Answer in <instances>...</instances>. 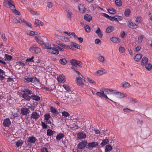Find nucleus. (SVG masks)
I'll list each match as a JSON object with an SVG mask.
<instances>
[{
	"instance_id": "f257e3e1",
	"label": "nucleus",
	"mask_w": 152,
	"mask_h": 152,
	"mask_svg": "<svg viewBox=\"0 0 152 152\" xmlns=\"http://www.w3.org/2000/svg\"><path fill=\"white\" fill-rule=\"evenodd\" d=\"M4 5L6 7L10 8L12 10L13 12L15 14L18 15H20V12L15 9H14L15 8V6L12 4V1L11 0H10L8 1H4Z\"/></svg>"
},
{
	"instance_id": "f03ea898",
	"label": "nucleus",
	"mask_w": 152,
	"mask_h": 152,
	"mask_svg": "<svg viewBox=\"0 0 152 152\" xmlns=\"http://www.w3.org/2000/svg\"><path fill=\"white\" fill-rule=\"evenodd\" d=\"M29 50L32 53L37 54L41 52V49L35 45H33L31 46Z\"/></svg>"
},
{
	"instance_id": "7ed1b4c3",
	"label": "nucleus",
	"mask_w": 152,
	"mask_h": 152,
	"mask_svg": "<svg viewBox=\"0 0 152 152\" xmlns=\"http://www.w3.org/2000/svg\"><path fill=\"white\" fill-rule=\"evenodd\" d=\"M76 78L77 83V85L83 86H84V82L85 81V78L82 75Z\"/></svg>"
},
{
	"instance_id": "20e7f679",
	"label": "nucleus",
	"mask_w": 152,
	"mask_h": 152,
	"mask_svg": "<svg viewBox=\"0 0 152 152\" xmlns=\"http://www.w3.org/2000/svg\"><path fill=\"white\" fill-rule=\"evenodd\" d=\"M70 62L72 65L74 66H78L80 67H82V63L79 61H77L75 59H72L71 60Z\"/></svg>"
},
{
	"instance_id": "39448f33",
	"label": "nucleus",
	"mask_w": 152,
	"mask_h": 152,
	"mask_svg": "<svg viewBox=\"0 0 152 152\" xmlns=\"http://www.w3.org/2000/svg\"><path fill=\"white\" fill-rule=\"evenodd\" d=\"M39 112H40L39 111L38 112H33L31 115V118L35 120L38 119L39 118L40 115Z\"/></svg>"
},
{
	"instance_id": "423d86ee",
	"label": "nucleus",
	"mask_w": 152,
	"mask_h": 152,
	"mask_svg": "<svg viewBox=\"0 0 152 152\" xmlns=\"http://www.w3.org/2000/svg\"><path fill=\"white\" fill-rule=\"evenodd\" d=\"M96 94L102 98L104 97L107 99H109L110 100V99H109L108 97L106 95L104 94V92L103 90L102 89V91L100 92H98L96 93Z\"/></svg>"
},
{
	"instance_id": "0eeeda50",
	"label": "nucleus",
	"mask_w": 152,
	"mask_h": 152,
	"mask_svg": "<svg viewBox=\"0 0 152 152\" xmlns=\"http://www.w3.org/2000/svg\"><path fill=\"white\" fill-rule=\"evenodd\" d=\"M106 71L103 68H101L95 72V74L97 75L100 76L105 74Z\"/></svg>"
},
{
	"instance_id": "6e6552de",
	"label": "nucleus",
	"mask_w": 152,
	"mask_h": 152,
	"mask_svg": "<svg viewBox=\"0 0 152 152\" xmlns=\"http://www.w3.org/2000/svg\"><path fill=\"white\" fill-rule=\"evenodd\" d=\"M40 45H41L42 47L44 49H48L49 50L51 48L50 44L49 43L46 42L43 43L42 42V43L40 44Z\"/></svg>"
},
{
	"instance_id": "1a4fd4ad",
	"label": "nucleus",
	"mask_w": 152,
	"mask_h": 152,
	"mask_svg": "<svg viewBox=\"0 0 152 152\" xmlns=\"http://www.w3.org/2000/svg\"><path fill=\"white\" fill-rule=\"evenodd\" d=\"M57 79L58 81L61 83H63L66 81L65 77L63 75H59L58 76Z\"/></svg>"
},
{
	"instance_id": "9d476101",
	"label": "nucleus",
	"mask_w": 152,
	"mask_h": 152,
	"mask_svg": "<svg viewBox=\"0 0 152 152\" xmlns=\"http://www.w3.org/2000/svg\"><path fill=\"white\" fill-rule=\"evenodd\" d=\"M117 95V97L120 99L125 97L127 96V95L126 93L121 92H118Z\"/></svg>"
},
{
	"instance_id": "9b49d317",
	"label": "nucleus",
	"mask_w": 152,
	"mask_h": 152,
	"mask_svg": "<svg viewBox=\"0 0 152 152\" xmlns=\"http://www.w3.org/2000/svg\"><path fill=\"white\" fill-rule=\"evenodd\" d=\"M49 52L51 53L58 54L59 53L56 47L55 48L51 47L49 50Z\"/></svg>"
},
{
	"instance_id": "f8f14e48",
	"label": "nucleus",
	"mask_w": 152,
	"mask_h": 152,
	"mask_svg": "<svg viewBox=\"0 0 152 152\" xmlns=\"http://www.w3.org/2000/svg\"><path fill=\"white\" fill-rule=\"evenodd\" d=\"M87 143L86 142L83 141L80 142L77 145V148L78 149H81L86 146Z\"/></svg>"
},
{
	"instance_id": "ddd939ff",
	"label": "nucleus",
	"mask_w": 152,
	"mask_h": 152,
	"mask_svg": "<svg viewBox=\"0 0 152 152\" xmlns=\"http://www.w3.org/2000/svg\"><path fill=\"white\" fill-rule=\"evenodd\" d=\"M11 124V121L9 118H7L4 119L3 124L5 127H9Z\"/></svg>"
},
{
	"instance_id": "4468645a",
	"label": "nucleus",
	"mask_w": 152,
	"mask_h": 152,
	"mask_svg": "<svg viewBox=\"0 0 152 152\" xmlns=\"http://www.w3.org/2000/svg\"><path fill=\"white\" fill-rule=\"evenodd\" d=\"M21 111L22 114L24 115L28 114L30 112L29 109L27 108H22L21 110Z\"/></svg>"
},
{
	"instance_id": "2eb2a0df",
	"label": "nucleus",
	"mask_w": 152,
	"mask_h": 152,
	"mask_svg": "<svg viewBox=\"0 0 152 152\" xmlns=\"http://www.w3.org/2000/svg\"><path fill=\"white\" fill-rule=\"evenodd\" d=\"M121 84L122 87L125 88H128L131 86L129 83L126 81L122 82Z\"/></svg>"
},
{
	"instance_id": "dca6fc26",
	"label": "nucleus",
	"mask_w": 152,
	"mask_h": 152,
	"mask_svg": "<svg viewBox=\"0 0 152 152\" xmlns=\"http://www.w3.org/2000/svg\"><path fill=\"white\" fill-rule=\"evenodd\" d=\"M128 26L129 27L133 29H136L138 27V25L137 24L130 22L128 23Z\"/></svg>"
},
{
	"instance_id": "f3484780",
	"label": "nucleus",
	"mask_w": 152,
	"mask_h": 152,
	"mask_svg": "<svg viewBox=\"0 0 152 152\" xmlns=\"http://www.w3.org/2000/svg\"><path fill=\"white\" fill-rule=\"evenodd\" d=\"M86 134L83 132H79L77 134V137L78 139H84L86 138Z\"/></svg>"
},
{
	"instance_id": "a211bd4d",
	"label": "nucleus",
	"mask_w": 152,
	"mask_h": 152,
	"mask_svg": "<svg viewBox=\"0 0 152 152\" xmlns=\"http://www.w3.org/2000/svg\"><path fill=\"white\" fill-rule=\"evenodd\" d=\"M148 59L146 57H143L142 59V61L141 62V65L142 66H145V65L147 64L148 62Z\"/></svg>"
},
{
	"instance_id": "6ab92c4d",
	"label": "nucleus",
	"mask_w": 152,
	"mask_h": 152,
	"mask_svg": "<svg viewBox=\"0 0 152 152\" xmlns=\"http://www.w3.org/2000/svg\"><path fill=\"white\" fill-rule=\"evenodd\" d=\"M56 42L57 45H60V46L63 48H64L66 49H67L68 48V46L64 44L59 40L57 41Z\"/></svg>"
},
{
	"instance_id": "aec40b11",
	"label": "nucleus",
	"mask_w": 152,
	"mask_h": 152,
	"mask_svg": "<svg viewBox=\"0 0 152 152\" xmlns=\"http://www.w3.org/2000/svg\"><path fill=\"white\" fill-rule=\"evenodd\" d=\"M78 7L80 12L82 13L84 12L86 10V8L83 5L79 4L78 6Z\"/></svg>"
},
{
	"instance_id": "412c9836",
	"label": "nucleus",
	"mask_w": 152,
	"mask_h": 152,
	"mask_svg": "<svg viewBox=\"0 0 152 152\" xmlns=\"http://www.w3.org/2000/svg\"><path fill=\"white\" fill-rule=\"evenodd\" d=\"M36 139L34 137H29L28 139L27 142L31 143H34L36 141Z\"/></svg>"
},
{
	"instance_id": "4be33fe9",
	"label": "nucleus",
	"mask_w": 152,
	"mask_h": 152,
	"mask_svg": "<svg viewBox=\"0 0 152 152\" xmlns=\"http://www.w3.org/2000/svg\"><path fill=\"white\" fill-rule=\"evenodd\" d=\"M34 25L35 26H40L43 25V23L38 19H36L35 20Z\"/></svg>"
},
{
	"instance_id": "5701e85b",
	"label": "nucleus",
	"mask_w": 152,
	"mask_h": 152,
	"mask_svg": "<svg viewBox=\"0 0 152 152\" xmlns=\"http://www.w3.org/2000/svg\"><path fill=\"white\" fill-rule=\"evenodd\" d=\"M98 145V143L97 142H94L91 143H89L88 144V146L90 148H94Z\"/></svg>"
},
{
	"instance_id": "b1692460",
	"label": "nucleus",
	"mask_w": 152,
	"mask_h": 152,
	"mask_svg": "<svg viewBox=\"0 0 152 152\" xmlns=\"http://www.w3.org/2000/svg\"><path fill=\"white\" fill-rule=\"evenodd\" d=\"M71 44L75 48L80 50H81L82 49V47L81 45L77 44L75 42H72L71 43Z\"/></svg>"
},
{
	"instance_id": "393cba45",
	"label": "nucleus",
	"mask_w": 152,
	"mask_h": 152,
	"mask_svg": "<svg viewBox=\"0 0 152 152\" xmlns=\"http://www.w3.org/2000/svg\"><path fill=\"white\" fill-rule=\"evenodd\" d=\"M96 33L99 38H101L102 37L103 34L101 32L100 29L98 27L97 30L96 31Z\"/></svg>"
},
{
	"instance_id": "a878e982",
	"label": "nucleus",
	"mask_w": 152,
	"mask_h": 152,
	"mask_svg": "<svg viewBox=\"0 0 152 152\" xmlns=\"http://www.w3.org/2000/svg\"><path fill=\"white\" fill-rule=\"evenodd\" d=\"M27 9L28 11L32 14L35 15H39V12H36L30 8L28 7Z\"/></svg>"
},
{
	"instance_id": "bb28decb",
	"label": "nucleus",
	"mask_w": 152,
	"mask_h": 152,
	"mask_svg": "<svg viewBox=\"0 0 152 152\" xmlns=\"http://www.w3.org/2000/svg\"><path fill=\"white\" fill-rule=\"evenodd\" d=\"M84 19L86 20L89 22L92 20V18L91 16L88 15L86 14L84 16Z\"/></svg>"
},
{
	"instance_id": "cd10ccee",
	"label": "nucleus",
	"mask_w": 152,
	"mask_h": 152,
	"mask_svg": "<svg viewBox=\"0 0 152 152\" xmlns=\"http://www.w3.org/2000/svg\"><path fill=\"white\" fill-rule=\"evenodd\" d=\"M108 12L111 14H115L116 13V10L113 8H110L107 9Z\"/></svg>"
},
{
	"instance_id": "c85d7f7f",
	"label": "nucleus",
	"mask_w": 152,
	"mask_h": 152,
	"mask_svg": "<svg viewBox=\"0 0 152 152\" xmlns=\"http://www.w3.org/2000/svg\"><path fill=\"white\" fill-rule=\"evenodd\" d=\"M142 55L141 54H139L136 55L135 56L134 59L135 61H138L141 58Z\"/></svg>"
},
{
	"instance_id": "c756f323",
	"label": "nucleus",
	"mask_w": 152,
	"mask_h": 152,
	"mask_svg": "<svg viewBox=\"0 0 152 152\" xmlns=\"http://www.w3.org/2000/svg\"><path fill=\"white\" fill-rule=\"evenodd\" d=\"M22 96L24 99L28 100H29L31 98V96H28V95L26 93L23 94Z\"/></svg>"
},
{
	"instance_id": "7c9ffc66",
	"label": "nucleus",
	"mask_w": 152,
	"mask_h": 152,
	"mask_svg": "<svg viewBox=\"0 0 152 152\" xmlns=\"http://www.w3.org/2000/svg\"><path fill=\"white\" fill-rule=\"evenodd\" d=\"M113 20L118 22L121 21L123 20V18L121 16L116 15L114 16Z\"/></svg>"
},
{
	"instance_id": "2f4dec72",
	"label": "nucleus",
	"mask_w": 152,
	"mask_h": 152,
	"mask_svg": "<svg viewBox=\"0 0 152 152\" xmlns=\"http://www.w3.org/2000/svg\"><path fill=\"white\" fill-rule=\"evenodd\" d=\"M64 137V135L62 133H60L58 134L56 137V140L57 141L59 140L60 139Z\"/></svg>"
},
{
	"instance_id": "473e14b6",
	"label": "nucleus",
	"mask_w": 152,
	"mask_h": 152,
	"mask_svg": "<svg viewBox=\"0 0 152 152\" xmlns=\"http://www.w3.org/2000/svg\"><path fill=\"white\" fill-rule=\"evenodd\" d=\"M112 150V147L111 146L109 145H107L105 147V152H109Z\"/></svg>"
},
{
	"instance_id": "72a5a7b5",
	"label": "nucleus",
	"mask_w": 152,
	"mask_h": 152,
	"mask_svg": "<svg viewBox=\"0 0 152 152\" xmlns=\"http://www.w3.org/2000/svg\"><path fill=\"white\" fill-rule=\"evenodd\" d=\"M114 30V27L113 26H110L107 27L106 29V31L107 33L111 32Z\"/></svg>"
},
{
	"instance_id": "f704fd0d",
	"label": "nucleus",
	"mask_w": 152,
	"mask_h": 152,
	"mask_svg": "<svg viewBox=\"0 0 152 152\" xmlns=\"http://www.w3.org/2000/svg\"><path fill=\"white\" fill-rule=\"evenodd\" d=\"M110 40L114 43H118L119 42V39L116 37H113L110 38Z\"/></svg>"
},
{
	"instance_id": "c9c22d12",
	"label": "nucleus",
	"mask_w": 152,
	"mask_h": 152,
	"mask_svg": "<svg viewBox=\"0 0 152 152\" xmlns=\"http://www.w3.org/2000/svg\"><path fill=\"white\" fill-rule=\"evenodd\" d=\"M145 68L149 71L151 70L152 69V65L150 63H148L145 66Z\"/></svg>"
},
{
	"instance_id": "e433bc0d",
	"label": "nucleus",
	"mask_w": 152,
	"mask_h": 152,
	"mask_svg": "<svg viewBox=\"0 0 152 152\" xmlns=\"http://www.w3.org/2000/svg\"><path fill=\"white\" fill-rule=\"evenodd\" d=\"M54 131L50 129H48L47 130V134L48 136H51L53 135Z\"/></svg>"
},
{
	"instance_id": "4c0bfd02",
	"label": "nucleus",
	"mask_w": 152,
	"mask_h": 152,
	"mask_svg": "<svg viewBox=\"0 0 152 152\" xmlns=\"http://www.w3.org/2000/svg\"><path fill=\"white\" fill-rule=\"evenodd\" d=\"M115 3V4L118 7L121 6L122 4V2L121 0H116Z\"/></svg>"
},
{
	"instance_id": "58836bf2",
	"label": "nucleus",
	"mask_w": 152,
	"mask_h": 152,
	"mask_svg": "<svg viewBox=\"0 0 152 152\" xmlns=\"http://www.w3.org/2000/svg\"><path fill=\"white\" fill-rule=\"evenodd\" d=\"M59 62L61 64L65 65L67 63V61L65 58H61L60 59Z\"/></svg>"
},
{
	"instance_id": "ea45409f",
	"label": "nucleus",
	"mask_w": 152,
	"mask_h": 152,
	"mask_svg": "<svg viewBox=\"0 0 152 152\" xmlns=\"http://www.w3.org/2000/svg\"><path fill=\"white\" fill-rule=\"evenodd\" d=\"M4 58H5V60L10 61L12 59V57L11 56L5 54L4 55Z\"/></svg>"
},
{
	"instance_id": "a19ab883",
	"label": "nucleus",
	"mask_w": 152,
	"mask_h": 152,
	"mask_svg": "<svg viewBox=\"0 0 152 152\" xmlns=\"http://www.w3.org/2000/svg\"><path fill=\"white\" fill-rule=\"evenodd\" d=\"M101 89L104 91L106 94H110V89L102 88Z\"/></svg>"
},
{
	"instance_id": "79ce46f5",
	"label": "nucleus",
	"mask_w": 152,
	"mask_h": 152,
	"mask_svg": "<svg viewBox=\"0 0 152 152\" xmlns=\"http://www.w3.org/2000/svg\"><path fill=\"white\" fill-rule=\"evenodd\" d=\"M62 115L64 118L69 117L70 115V114L66 111H63L61 113Z\"/></svg>"
},
{
	"instance_id": "37998d69",
	"label": "nucleus",
	"mask_w": 152,
	"mask_h": 152,
	"mask_svg": "<svg viewBox=\"0 0 152 152\" xmlns=\"http://www.w3.org/2000/svg\"><path fill=\"white\" fill-rule=\"evenodd\" d=\"M124 15L127 17H128L130 13V10L129 9H126L124 12Z\"/></svg>"
},
{
	"instance_id": "c03bdc74",
	"label": "nucleus",
	"mask_w": 152,
	"mask_h": 152,
	"mask_svg": "<svg viewBox=\"0 0 152 152\" xmlns=\"http://www.w3.org/2000/svg\"><path fill=\"white\" fill-rule=\"evenodd\" d=\"M31 97L34 100L36 101H39L40 99V97L36 95H31Z\"/></svg>"
},
{
	"instance_id": "a18cd8bd",
	"label": "nucleus",
	"mask_w": 152,
	"mask_h": 152,
	"mask_svg": "<svg viewBox=\"0 0 152 152\" xmlns=\"http://www.w3.org/2000/svg\"><path fill=\"white\" fill-rule=\"evenodd\" d=\"M60 39L64 42H69L70 41L68 38L63 36L61 37Z\"/></svg>"
},
{
	"instance_id": "49530a36",
	"label": "nucleus",
	"mask_w": 152,
	"mask_h": 152,
	"mask_svg": "<svg viewBox=\"0 0 152 152\" xmlns=\"http://www.w3.org/2000/svg\"><path fill=\"white\" fill-rule=\"evenodd\" d=\"M84 29L88 33H89L91 31V29L89 26L87 25H84Z\"/></svg>"
},
{
	"instance_id": "de8ad7c7",
	"label": "nucleus",
	"mask_w": 152,
	"mask_h": 152,
	"mask_svg": "<svg viewBox=\"0 0 152 152\" xmlns=\"http://www.w3.org/2000/svg\"><path fill=\"white\" fill-rule=\"evenodd\" d=\"M109 142V140L108 139H106L102 140V142L101 143V145H102L104 146L107 144Z\"/></svg>"
},
{
	"instance_id": "09e8293b",
	"label": "nucleus",
	"mask_w": 152,
	"mask_h": 152,
	"mask_svg": "<svg viewBox=\"0 0 152 152\" xmlns=\"http://www.w3.org/2000/svg\"><path fill=\"white\" fill-rule=\"evenodd\" d=\"M98 60L101 62H104L105 61V59L103 56H100L98 57Z\"/></svg>"
},
{
	"instance_id": "8fccbe9b",
	"label": "nucleus",
	"mask_w": 152,
	"mask_h": 152,
	"mask_svg": "<svg viewBox=\"0 0 152 152\" xmlns=\"http://www.w3.org/2000/svg\"><path fill=\"white\" fill-rule=\"evenodd\" d=\"M144 36L143 35L140 36L138 38V42L139 43H141L142 41Z\"/></svg>"
},
{
	"instance_id": "3c124183",
	"label": "nucleus",
	"mask_w": 152,
	"mask_h": 152,
	"mask_svg": "<svg viewBox=\"0 0 152 152\" xmlns=\"http://www.w3.org/2000/svg\"><path fill=\"white\" fill-rule=\"evenodd\" d=\"M24 81L28 82L33 81V77H27L24 78Z\"/></svg>"
},
{
	"instance_id": "603ef678",
	"label": "nucleus",
	"mask_w": 152,
	"mask_h": 152,
	"mask_svg": "<svg viewBox=\"0 0 152 152\" xmlns=\"http://www.w3.org/2000/svg\"><path fill=\"white\" fill-rule=\"evenodd\" d=\"M50 111L52 113H55L57 112V110L53 107H50Z\"/></svg>"
},
{
	"instance_id": "864d4df0",
	"label": "nucleus",
	"mask_w": 152,
	"mask_h": 152,
	"mask_svg": "<svg viewBox=\"0 0 152 152\" xmlns=\"http://www.w3.org/2000/svg\"><path fill=\"white\" fill-rule=\"evenodd\" d=\"M119 51L120 53H123L125 52V49L124 47L121 46L119 48Z\"/></svg>"
},
{
	"instance_id": "5fc2aeb1",
	"label": "nucleus",
	"mask_w": 152,
	"mask_h": 152,
	"mask_svg": "<svg viewBox=\"0 0 152 152\" xmlns=\"http://www.w3.org/2000/svg\"><path fill=\"white\" fill-rule=\"evenodd\" d=\"M24 22V20H22L20 18L17 19V21L15 22V23H23Z\"/></svg>"
},
{
	"instance_id": "6e6d98bb",
	"label": "nucleus",
	"mask_w": 152,
	"mask_h": 152,
	"mask_svg": "<svg viewBox=\"0 0 152 152\" xmlns=\"http://www.w3.org/2000/svg\"><path fill=\"white\" fill-rule=\"evenodd\" d=\"M35 38L36 41L40 44L42 43V41L39 38L38 36L36 35L35 36Z\"/></svg>"
},
{
	"instance_id": "4d7b16f0",
	"label": "nucleus",
	"mask_w": 152,
	"mask_h": 152,
	"mask_svg": "<svg viewBox=\"0 0 152 152\" xmlns=\"http://www.w3.org/2000/svg\"><path fill=\"white\" fill-rule=\"evenodd\" d=\"M18 116V114L16 113H12L10 115V118L11 119H14Z\"/></svg>"
},
{
	"instance_id": "13d9d810",
	"label": "nucleus",
	"mask_w": 152,
	"mask_h": 152,
	"mask_svg": "<svg viewBox=\"0 0 152 152\" xmlns=\"http://www.w3.org/2000/svg\"><path fill=\"white\" fill-rule=\"evenodd\" d=\"M25 93H26V94H28L31 95L32 94V91L29 90L28 88H26L25 89Z\"/></svg>"
},
{
	"instance_id": "bf43d9fd",
	"label": "nucleus",
	"mask_w": 152,
	"mask_h": 152,
	"mask_svg": "<svg viewBox=\"0 0 152 152\" xmlns=\"http://www.w3.org/2000/svg\"><path fill=\"white\" fill-rule=\"evenodd\" d=\"M63 86L67 91H69L70 89L69 87L67 85L64 84L63 85Z\"/></svg>"
},
{
	"instance_id": "052dcab7",
	"label": "nucleus",
	"mask_w": 152,
	"mask_h": 152,
	"mask_svg": "<svg viewBox=\"0 0 152 152\" xmlns=\"http://www.w3.org/2000/svg\"><path fill=\"white\" fill-rule=\"evenodd\" d=\"M44 117L45 120H48L49 119L50 116L49 114H46L44 115Z\"/></svg>"
},
{
	"instance_id": "680f3d73",
	"label": "nucleus",
	"mask_w": 152,
	"mask_h": 152,
	"mask_svg": "<svg viewBox=\"0 0 152 152\" xmlns=\"http://www.w3.org/2000/svg\"><path fill=\"white\" fill-rule=\"evenodd\" d=\"M118 91L115 90L110 89V94H113L117 95Z\"/></svg>"
},
{
	"instance_id": "e2e57ef3",
	"label": "nucleus",
	"mask_w": 152,
	"mask_h": 152,
	"mask_svg": "<svg viewBox=\"0 0 152 152\" xmlns=\"http://www.w3.org/2000/svg\"><path fill=\"white\" fill-rule=\"evenodd\" d=\"M87 79L89 82L91 83L95 84L96 83V82L92 79L89 78H88Z\"/></svg>"
},
{
	"instance_id": "0e129e2a",
	"label": "nucleus",
	"mask_w": 152,
	"mask_h": 152,
	"mask_svg": "<svg viewBox=\"0 0 152 152\" xmlns=\"http://www.w3.org/2000/svg\"><path fill=\"white\" fill-rule=\"evenodd\" d=\"M35 32L33 31H31L27 33V34L30 36H33L35 34Z\"/></svg>"
},
{
	"instance_id": "69168bd1",
	"label": "nucleus",
	"mask_w": 152,
	"mask_h": 152,
	"mask_svg": "<svg viewBox=\"0 0 152 152\" xmlns=\"http://www.w3.org/2000/svg\"><path fill=\"white\" fill-rule=\"evenodd\" d=\"M42 126L43 129H47L48 128V126L46 124L45 122H42Z\"/></svg>"
},
{
	"instance_id": "338daca9",
	"label": "nucleus",
	"mask_w": 152,
	"mask_h": 152,
	"mask_svg": "<svg viewBox=\"0 0 152 152\" xmlns=\"http://www.w3.org/2000/svg\"><path fill=\"white\" fill-rule=\"evenodd\" d=\"M95 42L96 44H101V41L99 39H96L95 40Z\"/></svg>"
},
{
	"instance_id": "774afa93",
	"label": "nucleus",
	"mask_w": 152,
	"mask_h": 152,
	"mask_svg": "<svg viewBox=\"0 0 152 152\" xmlns=\"http://www.w3.org/2000/svg\"><path fill=\"white\" fill-rule=\"evenodd\" d=\"M23 144L22 141H18L16 143V145L18 147L20 146H21Z\"/></svg>"
}]
</instances>
